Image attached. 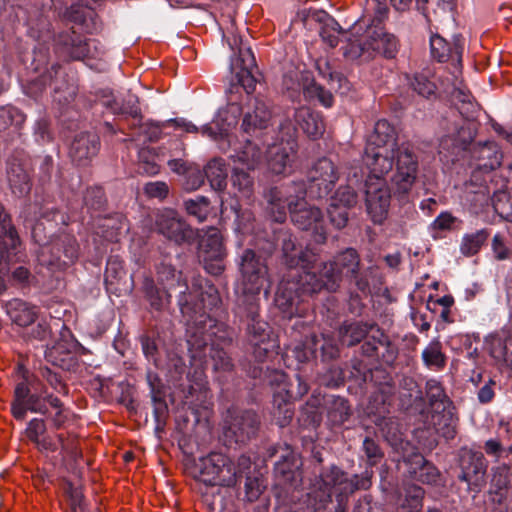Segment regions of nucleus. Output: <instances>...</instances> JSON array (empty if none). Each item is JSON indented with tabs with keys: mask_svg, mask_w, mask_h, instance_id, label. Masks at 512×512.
Here are the masks:
<instances>
[{
	"mask_svg": "<svg viewBox=\"0 0 512 512\" xmlns=\"http://www.w3.org/2000/svg\"><path fill=\"white\" fill-rule=\"evenodd\" d=\"M147 295L151 306L156 310L161 309L166 303H168L169 295L164 292L160 293L158 290L151 288L147 291Z\"/></svg>",
	"mask_w": 512,
	"mask_h": 512,
	"instance_id": "nucleus-64",
	"label": "nucleus"
},
{
	"mask_svg": "<svg viewBox=\"0 0 512 512\" xmlns=\"http://www.w3.org/2000/svg\"><path fill=\"white\" fill-rule=\"evenodd\" d=\"M359 259L354 249H347L337 256L334 262L324 264L320 277L315 278L303 287V294H313L326 288L334 291L338 287L341 274L354 275L357 272Z\"/></svg>",
	"mask_w": 512,
	"mask_h": 512,
	"instance_id": "nucleus-9",
	"label": "nucleus"
},
{
	"mask_svg": "<svg viewBox=\"0 0 512 512\" xmlns=\"http://www.w3.org/2000/svg\"><path fill=\"white\" fill-rule=\"evenodd\" d=\"M367 38L370 52H378L386 58L395 57L398 51V40L394 35L385 32L382 28H375L369 32Z\"/></svg>",
	"mask_w": 512,
	"mask_h": 512,
	"instance_id": "nucleus-31",
	"label": "nucleus"
},
{
	"mask_svg": "<svg viewBox=\"0 0 512 512\" xmlns=\"http://www.w3.org/2000/svg\"><path fill=\"white\" fill-rule=\"evenodd\" d=\"M181 224L179 213L172 208H164L158 211L156 224Z\"/></svg>",
	"mask_w": 512,
	"mask_h": 512,
	"instance_id": "nucleus-59",
	"label": "nucleus"
},
{
	"mask_svg": "<svg viewBox=\"0 0 512 512\" xmlns=\"http://www.w3.org/2000/svg\"><path fill=\"white\" fill-rule=\"evenodd\" d=\"M315 69L323 79L327 80L330 89L340 92L342 94L349 90V82L342 73L335 70L329 60L324 57H320L315 61Z\"/></svg>",
	"mask_w": 512,
	"mask_h": 512,
	"instance_id": "nucleus-33",
	"label": "nucleus"
},
{
	"mask_svg": "<svg viewBox=\"0 0 512 512\" xmlns=\"http://www.w3.org/2000/svg\"><path fill=\"white\" fill-rule=\"evenodd\" d=\"M248 341L254 348L255 357L262 360L270 351L276 347L275 340L271 337L269 326L266 322L252 318L248 326Z\"/></svg>",
	"mask_w": 512,
	"mask_h": 512,
	"instance_id": "nucleus-22",
	"label": "nucleus"
},
{
	"mask_svg": "<svg viewBox=\"0 0 512 512\" xmlns=\"http://www.w3.org/2000/svg\"><path fill=\"white\" fill-rule=\"evenodd\" d=\"M45 430V421L33 418L28 423L25 434L41 451L47 453L59 452L63 461L68 458L75 460L79 456L76 439L70 437L65 439L62 434L57 435L56 439H51L43 436Z\"/></svg>",
	"mask_w": 512,
	"mask_h": 512,
	"instance_id": "nucleus-12",
	"label": "nucleus"
},
{
	"mask_svg": "<svg viewBox=\"0 0 512 512\" xmlns=\"http://www.w3.org/2000/svg\"><path fill=\"white\" fill-rule=\"evenodd\" d=\"M357 203V194L350 186H341L331 198L327 214L331 224H346L348 209Z\"/></svg>",
	"mask_w": 512,
	"mask_h": 512,
	"instance_id": "nucleus-20",
	"label": "nucleus"
},
{
	"mask_svg": "<svg viewBox=\"0 0 512 512\" xmlns=\"http://www.w3.org/2000/svg\"><path fill=\"white\" fill-rule=\"evenodd\" d=\"M283 253L288 266H300L305 272V275L301 276L300 284L282 281L276 292V306L282 311L284 317L291 318L303 313V310L299 308V290L303 293V287L315 278V273L311 269L316 261V253L309 247L305 251L298 252L295 243L290 238L283 241Z\"/></svg>",
	"mask_w": 512,
	"mask_h": 512,
	"instance_id": "nucleus-5",
	"label": "nucleus"
},
{
	"mask_svg": "<svg viewBox=\"0 0 512 512\" xmlns=\"http://www.w3.org/2000/svg\"><path fill=\"white\" fill-rule=\"evenodd\" d=\"M144 191L149 197L162 199L168 194V186L165 182H149L145 185Z\"/></svg>",
	"mask_w": 512,
	"mask_h": 512,
	"instance_id": "nucleus-60",
	"label": "nucleus"
},
{
	"mask_svg": "<svg viewBox=\"0 0 512 512\" xmlns=\"http://www.w3.org/2000/svg\"><path fill=\"white\" fill-rule=\"evenodd\" d=\"M230 414V422L225 427L226 437H235V442H244L253 436L258 428L259 419L253 411H243L240 413Z\"/></svg>",
	"mask_w": 512,
	"mask_h": 512,
	"instance_id": "nucleus-19",
	"label": "nucleus"
},
{
	"mask_svg": "<svg viewBox=\"0 0 512 512\" xmlns=\"http://www.w3.org/2000/svg\"><path fill=\"white\" fill-rule=\"evenodd\" d=\"M309 195L312 198H323L334 188L338 173L333 162L323 157L319 159L309 172Z\"/></svg>",
	"mask_w": 512,
	"mask_h": 512,
	"instance_id": "nucleus-14",
	"label": "nucleus"
},
{
	"mask_svg": "<svg viewBox=\"0 0 512 512\" xmlns=\"http://www.w3.org/2000/svg\"><path fill=\"white\" fill-rule=\"evenodd\" d=\"M475 137L474 124L463 121L455 125L452 132L442 137L439 144V154L447 162L464 158L469 152L473 159L482 160V166L488 169H496L501 165L502 154L494 142H484L472 145Z\"/></svg>",
	"mask_w": 512,
	"mask_h": 512,
	"instance_id": "nucleus-4",
	"label": "nucleus"
},
{
	"mask_svg": "<svg viewBox=\"0 0 512 512\" xmlns=\"http://www.w3.org/2000/svg\"><path fill=\"white\" fill-rule=\"evenodd\" d=\"M100 140L95 133L82 132L77 134L69 149V155L77 165H87L98 153Z\"/></svg>",
	"mask_w": 512,
	"mask_h": 512,
	"instance_id": "nucleus-21",
	"label": "nucleus"
},
{
	"mask_svg": "<svg viewBox=\"0 0 512 512\" xmlns=\"http://www.w3.org/2000/svg\"><path fill=\"white\" fill-rule=\"evenodd\" d=\"M65 52L75 60L96 59L104 55V46L97 39H82L78 35L60 37Z\"/></svg>",
	"mask_w": 512,
	"mask_h": 512,
	"instance_id": "nucleus-18",
	"label": "nucleus"
},
{
	"mask_svg": "<svg viewBox=\"0 0 512 512\" xmlns=\"http://www.w3.org/2000/svg\"><path fill=\"white\" fill-rule=\"evenodd\" d=\"M309 194V188L303 181L291 182L281 185L280 187H272L266 193L267 200L266 213L268 219L272 222L282 224L286 220V208L291 210V204H297L305 199Z\"/></svg>",
	"mask_w": 512,
	"mask_h": 512,
	"instance_id": "nucleus-11",
	"label": "nucleus"
},
{
	"mask_svg": "<svg viewBox=\"0 0 512 512\" xmlns=\"http://www.w3.org/2000/svg\"><path fill=\"white\" fill-rule=\"evenodd\" d=\"M397 133L395 128L385 119L378 120L374 126V131L369 137L366 146L384 147L389 146L396 149Z\"/></svg>",
	"mask_w": 512,
	"mask_h": 512,
	"instance_id": "nucleus-34",
	"label": "nucleus"
},
{
	"mask_svg": "<svg viewBox=\"0 0 512 512\" xmlns=\"http://www.w3.org/2000/svg\"><path fill=\"white\" fill-rule=\"evenodd\" d=\"M318 347L321 349L323 359H333L338 355L337 344L331 338L324 335H321L320 338L312 336L303 347L296 346L293 354L299 362H305L315 357Z\"/></svg>",
	"mask_w": 512,
	"mask_h": 512,
	"instance_id": "nucleus-23",
	"label": "nucleus"
},
{
	"mask_svg": "<svg viewBox=\"0 0 512 512\" xmlns=\"http://www.w3.org/2000/svg\"><path fill=\"white\" fill-rule=\"evenodd\" d=\"M65 491L70 502L71 512H85L81 489L68 482Z\"/></svg>",
	"mask_w": 512,
	"mask_h": 512,
	"instance_id": "nucleus-54",
	"label": "nucleus"
},
{
	"mask_svg": "<svg viewBox=\"0 0 512 512\" xmlns=\"http://www.w3.org/2000/svg\"><path fill=\"white\" fill-rule=\"evenodd\" d=\"M236 165L233 168L231 182L234 188H237L245 196H249L253 187V178L249 172L244 170L245 167Z\"/></svg>",
	"mask_w": 512,
	"mask_h": 512,
	"instance_id": "nucleus-46",
	"label": "nucleus"
},
{
	"mask_svg": "<svg viewBox=\"0 0 512 512\" xmlns=\"http://www.w3.org/2000/svg\"><path fill=\"white\" fill-rule=\"evenodd\" d=\"M424 491L421 487L410 486L406 491V502L409 507L408 512H419L422 507V498Z\"/></svg>",
	"mask_w": 512,
	"mask_h": 512,
	"instance_id": "nucleus-55",
	"label": "nucleus"
},
{
	"mask_svg": "<svg viewBox=\"0 0 512 512\" xmlns=\"http://www.w3.org/2000/svg\"><path fill=\"white\" fill-rule=\"evenodd\" d=\"M199 256L206 271L218 275L223 270L222 260L225 256L222 236L216 226H209L199 243Z\"/></svg>",
	"mask_w": 512,
	"mask_h": 512,
	"instance_id": "nucleus-13",
	"label": "nucleus"
},
{
	"mask_svg": "<svg viewBox=\"0 0 512 512\" xmlns=\"http://www.w3.org/2000/svg\"><path fill=\"white\" fill-rule=\"evenodd\" d=\"M431 55L439 62L451 60L457 67L461 64L463 46L459 38H455L453 44H449L443 37L433 35L430 39Z\"/></svg>",
	"mask_w": 512,
	"mask_h": 512,
	"instance_id": "nucleus-26",
	"label": "nucleus"
},
{
	"mask_svg": "<svg viewBox=\"0 0 512 512\" xmlns=\"http://www.w3.org/2000/svg\"><path fill=\"white\" fill-rule=\"evenodd\" d=\"M161 233L167 234L176 243L190 242L192 229L191 226H163Z\"/></svg>",
	"mask_w": 512,
	"mask_h": 512,
	"instance_id": "nucleus-53",
	"label": "nucleus"
},
{
	"mask_svg": "<svg viewBox=\"0 0 512 512\" xmlns=\"http://www.w3.org/2000/svg\"><path fill=\"white\" fill-rule=\"evenodd\" d=\"M462 474L460 478L467 482H478L483 478L487 469V462L480 452H467L461 460Z\"/></svg>",
	"mask_w": 512,
	"mask_h": 512,
	"instance_id": "nucleus-32",
	"label": "nucleus"
},
{
	"mask_svg": "<svg viewBox=\"0 0 512 512\" xmlns=\"http://www.w3.org/2000/svg\"><path fill=\"white\" fill-rule=\"evenodd\" d=\"M296 154V143L288 141L285 144L273 145L268 150V167L274 174H285L291 167Z\"/></svg>",
	"mask_w": 512,
	"mask_h": 512,
	"instance_id": "nucleus-24",
	"label": "nucleus"
},
{
	"mask_svg": "<svg viewBox=\"0 0 512 512\" xmlns=\"http://www.w3.org/2000/svg\"><path fill=\"white\" fill-rule=\"evenodd\" d=\"M228 44L232 50H238V57L231 63V69L235 72L237 83L231 84L228 89V102L230 109L234 113H239L240 107L234 93H238L240 88H243L247 94L255 90L258 67L251 48L244 43L241 36H234L232 40L228 41Z\"/></svg>",
	"mask_w": 512,
	"mask_h": 512,
	"instance_id": "nucleus-7",
	"label": "nucleus"
},
{
	"mask_svg": "<svg viewBox=\"0 0 512 512\" xmlns=\"http://www.w3.org/2000/svg\"><path fill=\"white\" fill-rule=\"evenodd\" d=\"M174 125L175 127L182 128L186 132H197L198 128L191 122L186 121L183 118L170 119L160 124H145L141 126L142 132L146 135L150 142H155L161 137V131L163 128Z\"/></svg>",
	"mask_w": 512,
	"mask_h": 512,
	"instance_id": "nucleus-39",
	"label": "nucleus"
},
{
	"mask_svg": "<svg viewBox=\"0 0 512 512\" xmlns=\"http://www.w3.org/2000/svg\"><path fill=\"white\" fill-rule=\"evenodd\" d=\"M425 389L429 404L432 409L436 413H439L440 410L444 412L441 416L444 421V425L437 428V431L441 433L446 439L454 438L456 434V421L450 411L445 412L450 402L444 392L441 383L436 379H429L426 382Z\"/></svg>",
	"mask_w": 512,
	"mask_h": 512,
	"instance_id": "nucleus-15",
	"label": "nucleus"
},
{
	"mask_svg": "<svg viewBox=\"0 0 512 512\" xmlns=\"http://www.w3.org/2000/svg\"><path fill=\"white\" fill-rule=\"evenodd\" d=\"M411 88L420 96L429 98L435 93V85L424 75H415L410 82Z\"/></svg>",
	"mask_w": 512,
	"mask_h": 512,
	"instance_id": "nucleus-52",
	"label": "nucleus"
},
{
	"mask_svg": "<svg viewBox=\"0 0 512 512\" xmlns=\"http://www.w3.org/2000/svg\"><path fill=\"white\" fill-rule=\"evenodd\" d=\"M509 469V466L503 465L493 473L492 487L496 489L495 492L499 494L500 498L504 496L509 486Z\"/></svg>",
	"mask_w": 512,
	"mask_h": 512,
	"instance_id": "nucleus-51",
	"label": "nucleus"
},
{
	"mask_svg": "<svg viewBox=\"0 0 512 512\" xmlns=\"http://www.w3.org/2000/svg\"><path fill=\"white\" fill-rule=\"evenodd\" d=\"M371 334L374 341L382 343L383 333L374 325L362 323L345 324L339 329V341L342 345L352 346Z\"/></svg>",
	"mask_w": 512,
	"mask_h": 512,
	"instance_id": "nucleus-27",
	"label": "nucleus"
},
{
	"mask_svg": "<svg viewBox=\"0 0 512 512\" xmlns=\"http://www.w3.org/2000/svg\"><path fill=\"white\" fill-rule=\"evenodd\" d=\"M305 84H301L299 81V73L297 71H290L283 77V86L287 91L297 92Z\"/></svg>",
	"mask_w": 512,
	"mask_h": 512,
	"instance_id": "nucleus-63",
	"label": "nucleus"
},
{
	"mask_svg": "<svg viewBox=\"0 0 512 512\" xmlns=\"http://www.w3.org/2000/svg\"><path fill=\"white\" fill-rule=\"evenodd\" d=\"M59 76L60 66L52 65L51 72H49L48 75L43 76L41 82L45 84L47 79H49L50 85H53L54 91L56 95H58L56 99L59 102L69 103L74 99L76 95V87L73 84H68L65 88H63L58 84Z\"/></svg>",
	"mask_w": 512,
	"mask_h": 512,
	"instance_id": "nucleus-43",
	"label": "nucleus"
},
{
	"mask_svg": "<svg viewBox=\"0 0 512 512\" xmlns=\"http://www.w3.org/2000/svg\"><path fill=\"white\" fill-rule=\"evenodd\" d=\"M263 152L261 148L250 140L236 150L232 155L234 163L245 167L247 170L255 169L262 160Z\"/></svg>",
	"mask_w": 512,
	"mask_h": 512,
	"instance_id": "nucleus-36",
	"label": "nucleus"
},
{
	"mask_svg": "<svg viewBox=\"0 0 512 512\" xmlns=\"http://www.w3.org/2000/svg\"><path fill=\"white\" fill-rule=\"evenodd\" d=\"M7 180L11 192L18 198L27 196L32 188V180L29 171L17 162L9 163Z\"/></svg>",
	"mask_w": 512,
	"mask_h": 512,
	"instance_id": "nucleus-29",
	"label": "nucleus"
},
{
	"mask_svg": "<svg viewBox=\"0 0 512 512\" xmlns=\"http://www.w3.org/2000/svg\"><path fill=\"white\" fill-rule=\"evenodd\" d=\"M241 284L239 289L247 302L254 307L256 297L261 291L267 295L270 289L267 266L251 249L243 252L240 261Z\"/></svg>",
	"mask_w": 512,
	"mask_h": 512,
	"instance_id": "nucleus-8",
	"label": "nucleus"
},
{
	"mask_svg": "<svg viewBox=\"0 0 512 512\" xmlns=\"http://www.w3.org/2000/svg\"><path fill=\"white\" fill-rule=\"evenodd\" d=\"M102 104L114 114H127L133 118H138L141 115L138 98L135 95H128L121 103L114 98L107 97L102 100Z\"/></svg>",
	"mask_w": 512,
	"mask_h": 512,
	"instance_id": "nucleus-42",
	"label": "nucleus"
},
{
	"mask_svg": "<svg viewBox=\"0 0 512 512\" xmlns=\"http://www.w3.org/2000/svg\"><path fill=\"white\" fill-rule=\"evenodd\" d=\"M282 461L276 464V471L280 473L285 481H291V485L302 481L301 472L299 468V459L293 452H289L287 455H282Z\"/></svg>",
	"mask_w": 512,
	"mask_h": 512,
	"instance_id": "nucleus-40",
	"label": "nucleus"
},
{
	"mask_svg": "<svg viewBox=\"0 0 512 512\" xmlns=\"http://www.w3.org/2000/svg\"><path fill=\"white\" fill-rule=\"evenodd\" d=\"M363 161L369 170L365 181L367 212L374 224H381L386 218L391 199L385 175L395 166L392 177L395 193L408 194L417 179L418 157L409 143H401L396 149L366 146Z\"/></svg>",
	"mask_w": 512,
	"mask_h": 512,
	"instance_id": "nucleus-1",
	"label": "nucleus"
},
{
	"mask_svg": "<svg viewBox=\"0 0 512 512\" xmlns=\"http://www.w3.org/2000/svg\"><path fill=\"white\" fill-rule=\"evenodd\" d=\"M13 416L23 420L26 411L47 415L56 427H60L67 419L66 410L59 398L48 394L45 389L33 387V393L26 382H20L15 387L14 402L11 406Z\"/></svg>",
	"mask_w": 512,
	"mask_h": 512,
	"instance_id": "nucleus-6",
	"label": "nucleus"
},
{
	"mask_svg": "<svg viewBox=\"0 0 512 512\" xmlns=\"http://www.w3.org/2000/svg\"><path fill=\"white\" fill-rule=\"evenodd\" d=\"M425 365L434 370H441L446 364V357L442 352V345L439 340L431 341L422 352Z\"/></svg>",
	"mask_w": 512,
	"mask_h": 512,
	"instance_id": "nucleus-44",
	"label": "nucleus"
},
{
	"mask_svg": "<svg viewBox=\"0 0 512 512\" xmlns=\"http://www.w3.org/2000/svg\"><path fill=\"white\" fill-rule=\"evenodd\" d=\"M264 490V485L257 477H247L245 483V494L249 501H255Z\"/></svg>",
	"mask_w": 512,
	"mask_h": 512,
	"instance_id": "nucleus-57",
	"label": "nucleus"
},
{
	"mask_svg": "<svg viewBox=\"0 0 512 512\" xmlns=\"http://www.w3.org/2000/svg\"><path fill=\"white\" fill-rule=\"evenodd\" d=\"M220 303V296L208 280L197 277L193 279L192 287L188 294L186 290L179 291V305L184 316H188L187 332L190 334L188 343L192 346L206 347L209 344L214 346L212 335L215 334V321L206 314V310L217 307ZM211 358L214 362V369L228 371L232 363L227 353L222 349L211 347Z\"/></svg>",
	"mask_w": 512,
	"mask_h": 512,
	"instance_id": "nucleus-2",
	"label": "nucleus"
},
{
	"mask_svg": "<svg viewBox=\"0 0 512 512\" xmlns=\"http://www.w3.org/2000/svg\"><path fill=\"white\" fill-rule=\"evenodd\" d=\"M303 92L308 98H316L323 106L329 108L333 105L334 98L329 90L316 83L314 80L303 86Z\"/></svg>",
	"mask_w": 512,
	"mask_h": 512,
	"instance_id": "nucleus-47",
	"label": "nucleus"
},
{
	"mask_svg": "<svg viewBox=\"0 0 512 512\" xmlns=\"http://www.w3.org/2000/svg\"><path fill=\"white\" fill-rule=\"evenodd\" d=\"M322 22L320 29V36L322 40L327 43L331 48L336 47L343 38V30L338 22L328 15H323L318 18Z\"/></svg>",
	"mask_w": 512,
	"mask_h": 512,
	"instance_id": "nucleus-41",
	"label": "nucleus"
},
{
	"mask_svg": "<svg viewBox=\"0 0 512 512\" xmlns=\"http://www.w3.org/2000/svg\"><path fill=\"white\" fill-rule=\"evenodd\" d=\"M289 213L294 224H315L321 221L323 217L320 209L308 204L305 199L296 205L291 204Z\"/></svg>",
	"mask_w": 512,
	"mask_h": 512,
	"instance_id": "nucleus-37",
	"label": "nucleus"
},
{
	"mask_svg": "<svg viewBox=\"0 0 512 512\" xmlns=\"http://www.w3.org/2000/svg\"><path fill=\"white\" fill-rule=\"evenodd\" d=\"M492 205L500 220L512 222V199L506 191L499 190L492 197Z\"/></svg>",
	"mask_w": 512,
	"mask_h": 512,
	"instance_id": "nucleus-45",
	"label": "nucleus"
},
{
	"mask_svg": "<svg viewBox=\"0 0 512 512\" xmlns=\"http://www.w3.org/2000/svg\"><path fill=\"white\" fill-rule=\"evenodd\" d=\"M188 214L194 216L197 221L206 220L209 213V200L204 196H198L196 199H190L185 202Z\"/></svg>",
	"mask_w": 512,
	"mask_h": 512,
	"instance_id": "nucleus-48",
	"label": "nucleus"
},
{
	"mask_svg": "<svg viewBox=\"0 0 512 512\" xmlns=\"http://www.w3.org/2000/svg\"><path fill=\"white\" fill-rule=\"evenodd\" d=\"M204 178L206 177L210 186L217 191L226 187L227 170L225 162L221 158L212 159L204 169Z\"/></svg>",
	"mask_w": 512,
	"mask_h": 512,
	"instance_id": "nucleus-38",
	"label": "nucleus"
},
{
	"mask_svg": "<svg viewBox=\"0 0 512 512\" xmlns=\"http://www.w3.org/2000/svg\"><path fill=\"white\" fill-rule=\"evenodd\" d=\"M486 344L489 355L497 364L512 369V333L502 332L492 335L487 339Z\"/></svg>",
	"mask_w": 512,
	"mask_h": 512,
	"instance_id": "nucleus-25",
	"label": "nucleus"
},
{
	"mask_svg": "<svg viewBox=\"0 0 512 512\" xmlns=\"http://www.w3.org/2000/svg\"><path fill=\"white\" fill-rule=\"evenodd\" d=\"M197 479L209 486L232 487L237 483L234 462L222 453L213 452L197 463Z\"/></svg>",
	"mask_w": 512,
	"mask_h": 512,
	"instance_id": "nucleus-10",
	"label": "nucleus"
},
{
	"mask_svg": "<svg viewBox=\"0 0 512 512\" xmlns=\"http://www.w3.org/2000/svg\"><path fill=\"white\" fill-rule=\"evenodd\" d=\"M341 43L340 49L346 59L356 60L364 55H367V57L372 55L369 50L368 40L364 42L350 31L346 30V32H343Z\"/></svg>",
	"mask_w": 512,
	"mask_h": 512,
	"instance_id": "nucleus-35",
	"label": "nucleus"
},
{
	"mask_svg": "<svg viewBox=\"0 0 512 512\" xmlns=\"http://www.w3.org/2000/svg\"><path fill=\"white\" fill-rule=\"evenodd\" d=\"M221 218L223 221H232L235 224L241 222L237 203H221Z\"/></svg>",
	"mask_w": 512,
	"mask_h": 512,
	"instance_id": "nucleus-61",
	"label": "nucleus"
},
{
	"mask_svg": "<svg viewBox=\"0 0 512 512\" xmlns=\"http://www.w3.org/2000/svg\"><path fill=\"white\" fill-rule=\"evenodd\" d=\"M485 452L494 456L497 461L507 458V448L503 447L498 439H489L484 445Z\"/></svg>",
	"mask_w": 512,
	"mask_h": 512,
	"instance_id": "nucleus-58",
	"label": "nucleus"
},
{
	"mask_svg": "<svg viewBox=\"0 0 512 512\" xmlns=\"http://www.w3.org/2000/svg\"><path fill=\"white\" fill-rule=\"evenodd\" d=\"M272 119L271 102L262 95H257L250 100L248 110L242 121V130L247 134L266 129Z\"/></svg>",
	"mask_w": 512,
	"mask_h": 512,
	"instance_id": "nucleus-16",
	"label": "nucleus"
},
{
	"mask_svg": "<svg viewBox=\"0 0 512 512\" xmlns=\"http://www.w3.org/2000/svg\"><path fill=\"white\" fill-rule=\"evenodd\" d=\"M371 485L370 475L366 471L362 476L355 475L352 478L336 466L324 470L313 483L310 492L307 493L301 507H291L292 512H319L325 509L331 502L333 494L336 495L338 506L336 512H343L344 500L358 489H367Z\"/></svg>",
	"mask_w": 512,
	"mask_h": 512,
	"instance_id": "nucleus-3",
	"label": "nucleus"
},
{
	"mask_svg": "<svg viewBox=\"0 0 512 512\" xmlns=\"http://www.w3.org/2000/svg\"><path fill=\"white\" fill-rule=\"evenodd\" d=\"M6 313L13 324L27 327L35 322L38 316L36 306L21 299H12L5 305Z\"/></svg>",
	"mask_w": 512,
	"mask_h": 512,
	"instance_id": "nucleus-30",
	"label": "nucleus"
},
{
	"mask_svg": "<svg viewBox=\"0 0 512 512\" xmlns=\"http://www.w3.org/2000/svg\"><path fill=\"white\" fill-rule=\"evenodd\" d=\"M204 174L200 170H190L187 172L184 186L187 190H196L204 183Z\"/></svg>",
	"mask_w": 512,
	"mask_h": 512,
	"instance_id": "nucleus-62",
	"label": "nucleus"
},
{
	"mask_svg": "<svg viewBox=\"0 0 512 512\" xmlns=\"http://www.w3.org/2000/svg\"><path fill=\"white\" fill-rule=\"evenodd\" d=\"M42 378L46 381V383L56 392L61 394H66L67 389L66 385L63 383L62 379L49 368H44L41 371Z\"/></svg>",
	"mask_w": 512,
	"mask_h": 512,
	"instance_id": "nucleus-56",
	"label": "nucleus"
},
{
	"mask_svg": "<svg viewBox=\"0 0 512 512\" xmlns=\"http://www.w3.org/2000/svg\"><path fill=\"white\" fill-rule=\"evenodd\" d=\"M488 234L485 230H480L475 234L466 235L461 245V251L464 255H473L478 252L480 247L486 241Z\"/></svg>",
	"mask_w": 512,
	"mask_h": 512,
	"instance_id": "nucleus-49",
	"label": "nucleus"
},
{
	"mask_svg": "<svg viewBox=\"0 0 512 512\" xmlns=\"http://www.w3.org/2000/svg\"><path fill=\"white\" fill-rule=\"evenodd\" d=\"M0 234V293L5 288V276L10 266L19 260L20 240L14 226H9Z\"/></svg>",
	"mask_w": 512,
	"mask_h": 512,
	"instance_id": "nucleus-17",
	"label": "nucleus"
},
{
	"mask_svg": "<svg viewBox=\"0 0 512 512\" xmlns=\"http://www.w3.org/2000/svg\"><path fill=\"white\" fill-rule=\"evenodd\" d=\"M87 208L94 212H100L106 203L105 193L100 187L89 188L84 196Z\"/></svg>",
	"mask_w": 512,
	"mask_h": 512,
	"instance_id": "nucleus-50",
	"label": "nucleus"
},
{
	"mask_svg": "<svg viewBox=\"0 0 512 512\" xmlns=\"http://www.w3.org/2000/svg\"><path fill=\"white\" fill-rule=\"evenodd\" d=\"M294 118L297 125L309 138L317 139L323 135L325 126L320 113L303 106L295 111Z\"/></svg>",
	"mask_w": 512,
	"mask_h": 512,
	"instance_id": "nucleus-28",
	"label": "nucleus"
}]
</instances>
